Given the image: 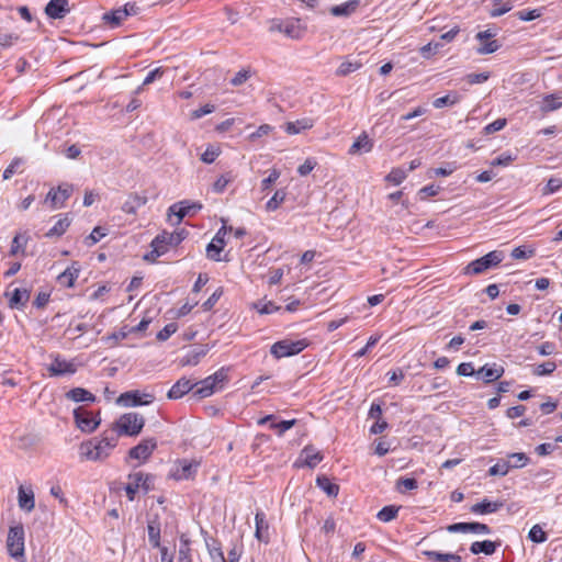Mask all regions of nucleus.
Listing matches in <instances>:
<instances>
[{
	"instance_id": "423d86ee",
	"label": "nucleus",
	"mask_w": 562,
	"mask_h": 562,
	"mask_svg": "<svg viewBox=\"0 0 562 562\" xmlns=\"http://www.w3.org/2000/svg\"><path fill=\"white\" fill-rule=\"evenodd\" d=\"M7 548L12 558L19 559L24 557V528L22 525L10 527Z\"/></svg>"
},
{
	"instance_id": "4be33fe9",
	"label": "nucleus",
	"mask_w": 562,
	"mask_h": 562,
	"mask_svg": "<svg viewBox=\"0 0 562 562\" xmlns=\"http://www.w3.org/2000/svg\"><path fill=\"white\" fill-rule=\"evenodd\" d=\"M147 203V196L139 193H131L122 205V211L135 214L138 209Z\"/></svg>"
},
{
	"instance_id": "a19ab883",
	"label": "nucleus",
	"mask_w": 562,
	"mask_h": 562,
	"mask_svg": "<svg viewBox=\"0 0 562 562\" xmlns=\"http://www.w3.org/2000/svg\"><path fill=\"white\" fill-rule=\"evenodd\" d=\"M26 243H27L26 236L21 235V234L15 235L11 243L10 255L15 256L19 252H21L22 255H25Z\"/></svg>"
},
{
	"instance_id": "0e129e2a",
	"label": "nucleus",
	"mask_w": 562,
	"mask_h": 562,
	"mask_svg": "<svg viewBox=\"0 0 562 562\" xmlns=\"http://www.w3.org/2000/svg\"><path fill=\"white\" fill-rule=\"evenodd\" d=\"M535 254L533 249H528L525 246H519L513 249L512 257L514 259H528Z\"/></svg>"
},
{
	"instance_id": "7ed1b4c3",
	"label": "nucleus",
	"mask_w": 562,
	"mask_h": 562,
	"mask_svg": "<svg viewBox=\"0 0 562 562\" xmlns=\"http://www.w3.org/2000/svg\"><path fill=\"white\" fill-rule=\"evenodd\" d=\"M145 425V418L138 413H125L113 424L110 431L120 436H137Z\"/></svg>"
},
{
	"instance_id": "603ef678",
	"label": "nucleus",
	"mask_w": 562,
	"mask_h": 562,
	"mask_svg": "<svg viewBox=\"0 0 562 562\" xmlns=\"http://www.w3.org/2000/svg\"><path fill=\"white\" fill-rule=\"evenodd\" d=\"M418 483L413 477H401L397 480L396 487L401 493H405L407 491H412L417 488Z\"/></svg>"
},
{
	"instance_id": "2f4dec72",
	"label": "nucleus",
	"mask_w": 562,
	"mask_h": 562,
	"mask_svg": "<svg viewBox=\"0 0 562 562\" xmlns=\"http://www.w3.org/2000/svg\"><path fill=\"white\" fill-rule=\"evenodd\" d=\"M67 398L74 401V402H94L95 401V396L89 392L88 390L83 389V387H74L71 389L67 394H66Z\"/></svg>"
},
{
	"instance_id": "37998d69",
	"label": "nucleus",
	"mask_w": 562,
	"mask_h": 562,
	"mask_svg": "<svg viewBox=\"0 0 562 562\" xmlns=\"http://www.w3.org/2000/svg\"><path fill=\"white\" fill-rule=\"evenodd\" d=\"M513 9L510 1L503 2V0H494L493 9L490 12L492 18L501 16Z\"/></svg>"
},
{
	"instance_id": "58836bf2",
	"label": "nucleus",
	"mask_w": 562,
	"mask_h": 562,
	"mask_svg": "<svg viewBox=\"0 0 562 562\" xmlns=\"http://www.w3.org/2000/svg\"><path fill=\"white\" fill-rule=\"evenodd\" d=\"M562 106V97L558 94H548L543 98V105L541 110L543 112H551Z\"/></svg>"
},
{
	"instance_id": "9b49d317",
	"label": "nucleus",
	"mask_w": 562,
	"mask_h": 562,
	"mask_svg": "<svg viewBox=\"0 0 562 562\" xmlns=\"http://www.w3.org/2000/svg\"><path fill=\"white\" fill-rule=\"evenodd\" d=\"M449 532H471L476 535H490L492 529L486 525L477 521L472 522H457L447 527Z\"/></svg>"
},
{
	"instance_id": "f704fd0d",
	"label": "nucleus",
	"mask_w": 562,
	"mask_h": 562,
	"mask_svg": "<svg viewBox=\"0 0 562 562\" xmlns=\"http://www.w3.org/2000/svg\"><path fill=\"white\" fill-rule=\"evenodd\" d=\"M280 32L286 34L291 38H300L302 35L299 21L280 22Z\"/></svg>"
},
{
	"instance_id": "6e6d98bb",
	"label": "nucleus",
	"mask_w": 562,
	"mask_h": 562,
	"mask_svg": "<svg viewBox=\"0 0 562 562\" xmlns=\"http://www.w3.org/2000/svg\"><path fill=\"white\" fill-rule=\"evenodd\" d=\"M206 353H207L206 348H200L199 350H193L186 357V360H183L182 363L190 364V366H196L200 362L201 358H203Z\"/></svg>"
},
{
	"instance_id": "de8ad7c7",
	"label": "nucleus",
	"mask_w": 562,
	"mask_h": 562,
	"mask_svg": "<svg viewBox=\"0 0 562 562\" xmlns=\"http://www.w3.org/2000/svg\"><path fill=\"white\" fill-rule=\"evenodd\" d=\"M508 458L510 460H513V461H509L510 462V469L524 468L529 462L528 456L526 453H524V452L510 453V454H508Z\"/></svg>"
},
{
	"instance_id": "864d4df0",
	"label": "nucleus",
	"mask_w": 562,
	"mask_h": 562,
	"mask_svg": "<svg viewBox=\"0 0 562 562\" xmlns=\"http://www.w3.org/2000/svg\"><path fill=\"white\" fill-rule=\"evenodd\" d=\"M510 470L509 461L497 462L488 469V474L492 476L499 475L505 476Z\"/></svg>"
},
{
	"instance_id": "2eb2a0df",
	"label": "nucleus",
	"mask_w": 562,
	"mask_h": 562,
	"mask_svg": "<svg viewBox=\"0 0 562 562\" xmlns=\"http://www.w3.org/2000/svg\"><path fill=\"white\" fill-rule=\"evenodd\" d=\"M70 12L68 0H50L45 7V13L54 20L64 19Z\"/></svg>"
},
{
	"instance_id": "5fc2aeb1",
	"label": "nucleus",
	"mask_w": 562,
	"mask_h": 562,
	"mask_svg": "<svg viewBox=\"0 0 562 562\" xmlns=\"http://www.w3.org/2000/svg\"><path fill=\"white\" fill-rule=\"evenodd\" d=\"M255 308L260 314H272L281 310V307L276 305L272 301H259L255 304Z\"/></svg>"
},
{
	"instance_id": "4d7b16f0",
	"label": "nucleus",
	"mask_w": 562,
	"mask_h": 562,
	"mask_svg": "<svg viewBox=\"0 0 562 562\" xmlns=\"http://www.w3.org/2000/svg\"><path fill=\"white\" fill-rule=\"evenodd\" d=\"M499 47H501V45L498 44L497 41H495V40L486 41V42H481V45H480V47H477L476 52H477V54H481V55L492 54V53L496 52Z\"/></svg>"
},
{
	"instance_id": "052dcab7",
	"label": "nucleus",
	"mask_w": 562,
	"mask_h": 562,
	"mask_svg": "<svg viewBox=\"0 0 562 562\" xmlns=\"http://www.w3.org/2000/svg\"><path fill=\"white\" fill-rule=\"evenodd\" d=\"M562 187V180L560 178H550L544 186L542 193L552 194L559 191Z\"/></svg>"
},
{
	"instance_id": "bf43d9fd",
	"label": "nucleus",
	"mask_w": 562,
	"mask_h": 562,
	"mask_svg": "<svg viewBox=\"0 0 562 562\" xmlns=\"http://www.w3.org/2000/svg\"><path fill=\"white\" fill-rule=\"evenodd\" d=\"M178 329V326L176 323H168L157 334V339L159 341H166L170 338L172 334H175Z\"/></svg>"
},
{
	"instance_id": "69168bd1",
	"label": "nucleus",
	"mask_w": 562,
	"mask_h": 562,
	"mask_svg": "<svg viewBox=\"0 0 562 562\" xmlns=\"http://www.w3.org/2000/svg\"><path fill=\"white\" fill-rule=\"evenodd\" d=\"M519 20L521 21H532L538 19L541 15L540 10L533 9V10H521L516 12L515 14Z\"/></svg>"
},
{
	"instance_id": "c85d7f7f",
	"label": "nucleus",
	"mask_w": 562,
	"mask_h": 562,
	"mask_svg": "<svg viewBox=\"0 0 562 562\" xmlns=\"http://www.w3.org/2000/svg\"><path fill=\"white\" fill-rule=\"evenodd\" d=\"M76 263H72L71 267L67 268L64 272H61L57 280L58 283L66 288H71L75 284V281L79 277L80 269L75 267Z\"/></svg>"
},
{
	"instance_id": "e2e57ef3",
	"label": "nucleus",
	"mask_w": 562,
	"mask_h": 562,
	"mask_svg": "<svg viewBox=\"0 0 562 562\" xmlns=\"http://www.w3.org/2000/svg\"><path fill=\"white\" fill-rule=\"evenodd\" d=\"M457 102H458L457 95L447 94V95L437 98L432 104L436 109H441L447 105H453Z\"/></svg>"
},
{
	"instance_id": "ea45409f",
	"label": "nucleus",
	"mask_w": 562,
	"mask_h": 562,
	"mask_svg": "<svg viewBox=\"0 0 562 562\" xmlns=\"http://www.w3.org/2000/svg\"><path fill=\"white\" fill-rule=\"evenodd\" d=\"M400 507L395 505L384 506L379 513L376 517L380 521L389 522L396 518L398 514Z\"/></svg>"
},
{
	"instance_id": "473e14b6",
	"label": "nucleus",
	"mask_w": 562,
	"mask_h": 562,
	"mask_svg": "<svg viewBox=\"0 0 562 562\" xmlns=\"http://www.w3.org/2000/svg\"><path fill=\"white\" fill-rule=\"evenodd\" d=\"M313 127V121L311 119H302L295 122H288L285 124V132L290 135H295L302 131L310 130Z\"/></svg>"
},
{
	"instance_id": "8fccbe9b",
	"label": "nucleus",
	"mask_w": 562,
	"mask_h": 562,
	"mask_svg": "<svg viewBox=\"0 0 562 562\" xmlns=\"http://www.w3.org/2000/svg\"><path fill=\"white\" fill-rule=\"evenodd\" d=\"M148 540L154 548H160V528L153 522L148 524Z\"/></svg>"
},
{
	"instance_id": "aec40b11",
	"label": "nucleus",
	"mask_w": 562,
	"mask_h": 562,
	"mask_svg": "<svg viewBox=\"0 0 562 562\" xmlns=\"http://www.w3.org/2000/svg\"><path fill=\"white\" fill-rule=\"evenodd\" d=\"M476 374L485 383H491L498 380L504 374V368L496 363H493L492 366L485 364L477 370Z\"/></svg>"
},
{
	"instance_id": "0eeeda50",
	"label": "nucleus",
	"mask_w": 562,
	"mask_h": 562,
	"mask_svg": "<svg viewBox=\"0 0 562 562\" xmlns=\"http://www.w3.org/2000/svg\"><path fill=\"white\" fill-rule=\"evenodd\" d=\"M202 207L203 205L199 202L183 200L169 206L168 216L171 217L175 215L177 217L175 224L178 225L186 216H192L196 214Z\"/></svg>"
},
{
	"instance_id": "1a4fd4ad",
	"label": "nucleus",
	"mask_w": 562,
	"mask_h": 562,
	"mask_svg": "<svg viewBox=\"0 0 562 562\" xmlns=\"http://www.w3.org/2000/svg\"><path fill=\"white\" fill-rule=\"evenodd\" d=\"M151 486V476L143 472H135L128 475V483L125 486V492L130 501H133L136 492L142 487L148 492Z\"/></svg>"
},
{
	"instance_id": "f8f14e48",
	"label": "nucleus",
	"mask_w": 562,
	"mask_h": 562,
	"mask_svg": "<svg viewBox=\"0 0 562 562\" xmlns=\"http://www.w3.org/2000/svg\"><path fill=\"white\" fill-rule=\"evenodd\" d=\"M74 417L77 427L83 432H92L97 429L100 420H97L91 414L82 407H78L74 411Z\"/></svg>"
},
{
	"instance_id": "7c9ffc66",
	"label": "nucleus",
	"mask_w": 562,
	"mask_h": 562,
	"mask_svg": "<svg viewBox=\"0 0 562 562\" xmlns=\"http://www.w3.org/2000/svg\"><path fill=\"white\" fill-rule=\"evenodd\" d=\"M195 471V467L183 460L179 463V465L172 471L171 473V476L175 479V480H188L189 477L192 476V474L194 473Z\"/></svg>"
},
{
	"instance_id": "dca6fc26",
	"label": "nucleus",
	"mask_w": 562,
	"mask_h": 562,
	"mask_svg": "<svg viewBox=\"0 0 562 562\" xmlns=\"http://www.w3.org/2000/svg\"><path fill=\"white\" fill-rule=\"evenodd\" d=\"M195 386H198V384L192 380L181 378L171 386L167 395L171 400H177L189 393Z\"/></svg>"
},
{
	"instance_id": "680f3d73",
	"label": "nucleus",
	"mask_w": 562,
	"mask_h": 562,
	"mask_svg": "<svg viewBox=\"0 0 562 562\" xmlns=\"http://www.w3.org/2000/svg\"><path fill=\"white\" fill-rule=\"evenodd\" d=\"M557 369V364L553 361H547L536 367L533 373L537 375H549Z\"/></svg>"
},
{
	"instance_id": "393cba45",
	"label": "nucleus",
	"mask_w": 562,
	"mask_h": 562,
	"mask_svg": "<svg viewBox=\"0 0 562 562\" xmlns=\"http://www.w3.org/2000/svg\"><path fill=\"white\" fill-rule=\"evenodd\" d=\"M422 553L432 562H462V558L456 553H442L434 550H424Z\"/></svg>"
},
{
	"instance_id": "4c0bfd02",
	"label": "nucleus",
	"mask_w": 562,
	"mask_h": 562,
	"mask_svg": "<svg viewBox=\"0 0 562 562\" xmlns=\"http://www.w3.org/2000/svg\"><path fill=\"white\" fill-rule=\"evenodd\" d=\"M361 67L362 63L360 60H345L337 68L336 76L345 77L351 72L357 71Z\"/></svg>"
},
{
	"instance_id": "09e8293b",
	"label": "nucleus",
	"mask_w": 562,
	"mask_h": 562,
	"mask_svg": "<svg viewBox=\"0 0 562 562\" xmlns=\"http://www.w3.org/2000/svg\"><path fill=\"white\" fill-rule=\"evenodd\" d=\"M206 547L209 550V554L211 557L212 562H227L224 558V553L221 547L216 546V542L213 540V543H210L206 540Z\"/></svg>"
},
{
	"instance_id": "39448f33",
	"label": "nucleus",
	"mask_w": 562,
	"mask_h": 562,
	"mask_svg": "<svg viewBox=\"0 0 562 562\" xmlns=\"http://www.w3.org/2000/svg\"><path fill=\"white\" fill-rule=\"evenodd\" d=\"M307 346L308 341L305 338L297 340L283 339L274 342L270 348V352L277 359H281L284 357L295 356L303 351Z\"/></svg>"
},
{
	"instance_id": "c03bdc74",
	"label": "nucleus",
	"mask_w": 562,
	"mask_h": 562,
	"mask_svg": "<svg viewBox=\"0 0 562 562\" xmlns=\"http://www.w3.org/2000/svg\"><path fill=\"white\" fill-rule=\"evenodd\" d=\"M224 246H225V244H218L213 238L211 240V243H209V245L206 246V256H207V258L211 259V260H214V261H221L220 255H221Z\"/></svg>"
},
{
	"instance_id": "a18cd8bd",
	"label": "nucleus",
	"mask_w": 562,
	"mask_h": 562,
	"mask_svg": "<svg viewBox=\"0 0 562 562\" xmlns=\"http://www.w3.org/2000/svg\"><path fill=\"white\" fill-rule=\"evenodd\" d=\"M108 232L101 226H97L93 231L85 238V244L88 247L95 245L101 238L106 236Z\"/></svg>"
},
{
	"instance_id": "13d9d810",
	"label": "nucleus",
	"mask_w": 562,
	"mask_h": 562,
	"mask_svg": "<svg viewBox=\"0 0 562 562\" xmlns=\"http://www.w3.org/2000/svg\"><path fill=\"white\" fill-rule=\"evenodd\" d=\"M296 424V419L281 420L279 423H271L270 428L276 429L278 436H282L286 430L291 429Z\"/></svg>"
},
{
	"instance_id": "6ab92c4d",
	"label": "nucleus",
	"mask_w": 562,
	"mask_h": 562,
	"mask_svg": "<svg viewBox=\"0 0 562 562\" xmlns=\"http://www.w3.org/2000/svg\"><path fill=\"white\" fill-rule=\"evenodd\" d=\"M504 506L502 501H490L487 498L474 504L471 507V512L477 515L493 514L499 510Z\"/></svg>"
},
{
	"instance_id": "f257e3e1",
	"label": "nucleus",
	"mask_w": 562,
	"mask_h": 562,
	"mask_svg": "<svg viewBox=\"0 0 562 562\" xmlns=\"http://www.w3.org/2000/svg\"><path fill=\"white\" fill-rule=\"evenodd\" d=\"M117 441V435L114 431L105 430L100 438L81 442L79 456L89 461H103L111 454Z\"/></svg>"
},
{
	"instance_id": "4468645a",
	"label": "nucleus",
	"mask_w": 562,
	"mask_h": 562,
	"mask_svg": "<svg viewBox=\"0 0 562 562\" xmlns=\"http://www.w3.org/2000/svg\"><path fill=\"white\" fill-rule=\"evenodd\" d=\"M156 447H157L156 439H154V438L144 439L137 446L133 447L130 450L128 456L132 459L146 460L147 458L150 457V454L156 449Z\"/></svg>"
},
{
	"instance_id": "a878e982",
	"label": "nucleus",
	"mask_w": 562,
	"mask_h": 562,
	"mask_svg": "<svg viewBox=\"0 0 562 562\" xmlns=\"http://www.w3.org/2000/svg\"><path fill=\"white\" fill-rule=\"evenodd\" d=\"M255 521H256V531H255V537L259 540V541H263V542H268L269 538H268V522L266 520V515L261 510H258L256 513V516H255Z\"/></svg>"
},
{
	"instance_id": "49530a36",
	"label": "nucleus",
	"mask_w": 562,
	"mask_h": 562,
	"mask_svg": "<svg viewBox=\"0 0 562 562\" xmlns=\"http://www.w3.org/2000/svg\"><path fill=\"white\" fill-rule=\"evenodd\" d=\"M234 180V176L232 172H226L217 178V180L213 184V191L216 193H222L226 189L229 182Z\"/></svg>"
},
{
	"instance_id": "ddd939ff",
	"label": "nucleus",
	"mask_w": 562,
	"mask_h": 562,
	"mask_svg": "<svg viewBox=\"0 0 562 562\" xmlns=\"http://www.w3.org/2000/svg\"><path fill=\"white\" fill-rule=\"evenodd\" d=\"M324 459V456L321 451L316 450L313 446H306L301 451L300 457L297 461L295 462V465H305L311 469L315 468L322 460Z\"/></svg>"
},
{
	"instance_id": "6e6552de",
	"label": "nucleus",
	"mask_w": 562,
	"mask_h": 562,
	"mask_svg": "<svg viewBox=\"0 0 562 562\" xmlns=\"http://www.w3.org/2000/svg\"><path fill=\"white\" fill-rule=\"evenodd\" d=\"M154 398V395L148 393H140L139 391H128L122 393L117 397L116 404L124 407L143 406L153 403Z\"/></svg>"
},
{
	"instance_id": "72a5a7b5",
	"label": "nucleus",
	"mask_w": 562,
	"mask_h": 562,
	"mask_svg": "<svg viewBox=\"0 0 562 562\" xmlns=\"http://www.w3.org/2000/svg\"><path fill=\"white\" fill-rule=\"evenodd\" d=\"M316 485L324 491L329 497H336L339 493V486L333 483L327 476H317Z\"/></svg>"
},
{
	"instance_id": "c756f323",
	"label": "nucleus",
	"mask_w": 562,
	"mask_h": 562,
	"mask_svg": "<svg viewBox=\"0 0 562 562\" xmlns=\"http://www.w3.org/2000/svg\"><path fill=\"white\" fill-rule=\"evenodd\" d=\"M198 386L193 391V395L199 398H204L214 393L216 383L210 378H205L201 382L196 383Z\"/></svg>"
},
{
	"instance_id": "774afa93",
	"label": "nucleus",
	"mask_w": 562,
	"mask_h": 562,
	"mask_svg": "<svg viewBox=\"0 0 562 562\" xmlns=\"http://www.w3.org/2000/svg\"><path fill=\"white\" fill-rule=\"evenodd\" d=\"M317 162L314 158H307L302 165L299 166L297 172L300 176H307L315 167Z\"/></svg>"
},
{
	"instance_id": "f03ea898",
	"label": "nucleus",
	"mask_w": 562,
	"mask_h": 562,
	"mask_svg": "<svg viewBox=\"0 0 562 562\" xmlns=\"http://www.w3.org/2000/svg\"><path fill=\"white\" fill-rule=\"evenodd\" d=\"M187 232L181 229L180 232H162L158 234L151 241L153 250L145 256L146 260H156L161 255L166 254L168 246H178L187 236Z\"/></svg>"
},
{
	"instance_id": "412c9836",
	"label": "nucleus",
	"mask_w": 562,
	"mask_h": 562,
	"mask_svg": "<svg viewBox=\"0 0 562 562\" xmlns=\"http://www.w3.org/2000/svg\"><path fill=\"white\" fill-rule=\"evenodd\" d=\"M373 148V142L370 139L366 132H362L359 137L350 146L349 155H361L363 153H370Z\"/></svg>"
},
{
	"instance_id": "79ce46f5",
	"label": "nucleus",
	"mask_w": 562,
	"mask_h": 562,
	"mask_svg": "<svg viewBox=\"0 0 562 562\" xmlns=\"http://www.w3.org/2000/svg\"><path fill=\"white\" fill-rule=\"evenodd\" d=\"M528 539L535 543H543L548 539L547 532L542 529L540 525H533L529 532H528Z\"/></svg>"
},
{
	"instance_id": "c9c22d12",
	"label": "nucleus",
	"mask_w": 562,
	"mask_h": 562,
	"mask_svg": "<svg viewBox=\"0 0 562 562\" xmlns=\"http://www.w3.org/2000/svg\"><path fill=\"white\" fill-rule=\"evenodd\" d=\"M126 10L122 8L115 9L111 12H106L103 15V20L109 23L112 27L119 26L126 19Z\"/></svg>"
},
{
	"instance_id": "e433bc0d",
	"label": "nucleus",
	"mask_w": 562,
	"mask_h": 562,
	"mask_svg": "<svg viewBox=\"0 0 562 562\" xmlns=\"http://www.w3.org/2000/svg\"><path fill=\"white\" fill-rule=\"evenodd\" d=\"M178 562H192L190 539L186 535L180 536Z\"/></svg>"
},
{
	"instance_id": "b1692460",
	"label": "nucleus",
	"mask_w": 562,
	"mask_h": 562,
	"mask_svg": "<svg viewBox=\"0 0 562 562\" xmlns=\"http://www.w3.org/2000/svg\"><path fill=\"white\" fill-rule=\"evenodd\" d=\"M71 218L68 214L59 215L55 225L45 234L47 238H58L63 236L70 226Z\"/></svg>"
},
{
	"instance_id": "9d476101",
	"label": "nucleus",
	"mask_w": 562,
	"mask_h": 562,
	"mask_svg": "<svg viewBox=\"0 0 562 562\" xmlns=\"http://www.w3.org/2000/svg\"><path fill=\"white\" fill-rule=\"evenodd\" d=\"M74 188L71 184L64 183L56 189L52 188L45 198V203H49L53 210L59 209L71 196Z\"/></svg>"
},
{
	"instance_id": "338daca9",
	"label": "nucleus",
	"mask_w": 562,
	"mask_h": 562,
	"mask_svg": "<svg viewBox=\"0 0 562 562\" xmlns=\"http://www.w3.org/2000/svg\"><path fill=\"white\" fill-rule=\"evenodd\" d=\"M220 155V149L213 146H209L205 151L201 155V160L205 164H212Z\"/></svg>"
},
{
	"instance_id": "3c124183",
	"label": "nucleus",
	"mask_w": 562,
	"mask_h": 562,
	"mask_svg": "<svg viewBox=\"0 0 562 562\" xmlns=\"http://www.w3.org/2000/svg\"><path fill=\"white\" fill-rule=\"evenodd\" d=\"M285 192L283 190H278L271 196V199L266 203L267 211H276L284 201Z\"/></svg>"
},
{
	"instance_id": "bb28decb",
	"label": "nucleus",
	"mask_w": 562,
	"mask_h": 562,
	"mask_svg": "<svg viewBox=\"0 0 562 562\" xmlns=\"http://www.w3.org/2000/svg\"><path fill=\"white\" fill-rule=\"evenodd\" d=\"M498 546L499 542H494L491 540L475 541L471 544L470 552L472 554L484 553L485 555H492L495 553Z\"/></svg>"
},
{
	"instance_id": "20e7f679",
	"label": "nucleus",
	"mask_w": 562,
	"mask_h": 562,
	"mask_svg": "<svg viewBox=\"0 0 562 562\" xmlns=\"http://www.w3.org/2000/svg\"><path fill=\"white\" fill-rule=\"evenodd\" d=\"M504 259V252L501 250H493L485 256L471 261L465 268V274H481L486 270L498 266Z\"/></svg>"
},
{
	"instance_id": "f3484780",
	"label": "nucleus",
	"mask_w": 562,
	"mask_h": 562,
	"mask_svg": "<svg viewBox=\"0 0 562 562\" xmlns=\"http://www.w3.org/2000/svg\"><path fill=\"white\" fill-rule=\"evenodd\" d=\"M50 376H60L64 374H74L76 372V366L72 362L59 359L56 357L48 367Z\"/></svg>"
},
{
	"instance_id": "5701e85b",
	"label": "nucleus",
	"mask_w": 562,
	"mask_h": 562,
	"mask_svg": "<svg viewBox=\"0 0 562 562\" xmlns=\"http://www.w3.org/2000/svg\"><path fill=\"white\" fill-rule=\"evenodd\" d=\"M18 503L22 510L27 513L32 512L35 507L34 492L32 488L26 490L20 486L18 491Z\"/></svg>"
},
{
	"instance_id": "cd10ccee",
	"label": "nucleus",
	"mask_w": 562,
	"mask_h": 562,
	"mask_svg": "<svg viewBox=\"0 0 562 562\" xmlns=\"http://www.w3.org/2000/svg\"><path fill=\"white\" fill-rule=\"evenodd\" d=\"M359 4L360 0H349L342 4L331 7L329 11L334 16H350L356 12Z\"/></svg>"
},
{
	"instance_id": "a211bd4d",
	"label": "nucleus",
	"mask_w": 562,
	"mask_h": 562,
	"mask_svg": "<svg viewBox=\"0 0 562 562\" xmlns=\"http://www.w3.org/2000/svg\"><path fill=\"white\" fill-rule=\"evenodd\" d=\"M5 296L9 297L10 308H23L30 300V291L26 289H14L11 293L5 292Z\"/></svg>"
}]
</instances>
